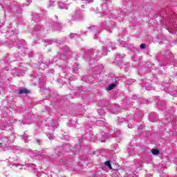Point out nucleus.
I'll return each instance as SVG.
<instances>
[{
    "mask_svg": "<svg viewBox=\"0 0 177 177\" xmlns=\"http://www.w3.org/2000/svg\"><path fill=\"white\" fill-rule=\"evenodd\" d=\"M48 137L49 138L50 140H52V139H53V134H48Z\"/></svg>",
    "mask_w": 177,
    "mask_h": 177,
    "instance_id": "nucleus-8",
    "label": "nucleus"
},
{
    "mask_svg": "<svg viewBox=\"0 0 177 177\" xmlns=\"http://www.w3.org/2000/svg\"><path fill=\"white\" fill-rule=\"evenodd\" d=\"M81 17H82V15H81V13H76L75 14V20H80V19H81Z\"/></svg>",
    "mask_w": 177,
    "mask_h": 177,
    "instance_id": "nucleus-3",
    "label": "nucleus"
},
{
    "mask_svg": "<svg viewBox=\"0 0 177 177\" xmlns=\"http://www.w3.org/2000/svg\"><path fill=\"white\" fill-rule=\"evenodd\" d=\"M104 165L109 168V169H113V167H111V164L110 163V161H106L104 162Z\"/></svg>",
    "mask_w": 177,
    "mask_h": 177,
    "instance_id": "nucleus-6",
    "label": "nucleus"
},
{
    "mask_svg": "<svg viewBox=\"0 0 177 177\" xmlns=\"http://www.w3.org/2000/svg\"><path fill=\"white\" fill-rule=\"evenodd\" d=\"M102 136H103V135H104V132H102Z\"/></svg>",
    "mask_w": 177,
    "mask_h": 177,
    "instance_id": "nucleus-13",
    "label": "nucleus"
},
{
    "mask_svg": "<svg viewBox=\"0 0 177 177\" xmlns=\"http://www.w3.org/2000/svg\"><path fill=\"white\" fill-rule=\"evenodd\" d=\"M151 153L153 154V156H157V154L160 153V151H158V149H151Z\"/></svg>",
    "mask_w": 177,
    "mask_h": 177,
    "instance_id": "nucleus-5",
    "label": "nucleus"
},
{
    "mask_svg": "<svg viewBox=\"0 0 177 177\" xmlns=\"http://www.w3.org/2000/svg\"><path fill=\"white\" fill-rule=\"evenodd\" d=\"M106 139H109V137H106Z\"/></svg>",
    "mask_w": 177,
    "mask_h": 177,
    "instance_id": "nucleus-16",
    "label": "nucleus"
},
{
    "mask_svg": "<svg viewBox=\"0 0 177 177\" xmlns=\"http://www.w3.org/2000/svg\"><path fill=\"white\" fill-rule=\"evenodd\" d=\"M140 48H141V49H145V44H140Z\"/></svg>",
    "mask_w": 177,
    "mask_h": 177,
    "instance_id": "nucleus-9",
    "label": "nucleus"
},
{
    "mask_svg": "<svg viewBox=\"0 0 177 177\" xmlns=\"http://www.w3.org/2000/svg\"><path fill=\"white\" fill-rule=\"evenodd\" d=\"M59 8L61 9H67V4H66V3H61L59 5Z\"/></svg>",
    "mask_w": 177,
    "mask_h": 177,
    "instance_id": "nucleus-7",
    "label": "nucleus"
},
{
    "mask_svg": "<svg viewBox=\"0 0 177 177\" xmlns=\"http://www.w3.org/2000/svg\"><path fill=\"white\" fill-rule=\"evenodd\" d=\"M22 138L24 139H28V136H26V134H25L24 136H22Z\"/></svg>",
    "mask_w": 177,
    "mask_h": 177,
    "instance_id": "nucleus-10",
    "label": "nucleus"
},
{
    "mask_svg": "<svg viewBox=\"0 0 177 177\" xmlns=\"http://www.w3.org/2000/svg\"><path fill=\"white\" fill-rule=\"evenodd\" d=\"M114 88H115V84H111L109 85L107 89L108 91H111L112 89H114Z\"/></svg>",
    "mask_w": 177,
    "mask_h": 177,
    "instance_id": "nucleus-4",
    "label": "nucleus"
},
{
    "mask_svg": "<svg viewBox=\"0 0 177 177\" xmlns=\"http://www.w3.org/2000/svg\"><path fill=\"white\" fill-rule=\"evenodd\" d=\"M25 142H26V143H27V141H26V140H25Z\"/></svg>",
    "mask_w": 177,
    "mask_h": 177,
    "instance_id": "nucleus-17",
    "label": "nucleus"
},
{
    "mask_svg": "<svg viewBox=\"0 0 177 177\" xmlns=\"http://www.w3.org/2000/svg\"><path fill=\"white\" fill-rule=\"evenodd\" d=\"M28 90H27V88H21L19 91V95H21L23 93H28Z\"/></svg>",
    "mask_w": 177,
    "mask_h": 177,
    "instance_id": "nucleus-2",
    "label": "nucleus"
},
{
    "mask_svg": "<svg viewBox=\"0 0 177 177\" xmlns=\"http://www.w3.org/2000/svg\"><path fill=\"white\" fill-rule=\"evenodd\" d=\"M129 128H132V125L129 124Z\"/></svg>",
    "mask_w": 177,
    "mask_h": 177,
    "instance_id": "nucleus-12",
    "label": "nucleus"
},
{
    "mask_svg": "<svg viewBox=\"0 0 177 177\" xmlns=\"http://www.w3.org/2000/svg\"><path fill=\"white\" fill-rule=\"evenodd\" d=\"M86 2H89V0H85Z\"/></svg>",
    "mask_w": 177,
    "mask_h": 177,
    "instance_id": "nucleus-14",
    "label": "nucleus"
},
{
    "mask_svg": "<svg viewBox=\"0 0 177 177\" xmlns=\"http://www.w3.org/2000/svg\"><path fill=\"white\" fill-rule=\"evenodd\" d=\"M37 143H39V140H37Z\"/></svg>",
    "mask_w": 177,
    "mask_h": 177,
    "instance_id": "nucleus-15",
    "label": "nucleus"
},
{
    "mask_svg": "<svg viewBox=\"0 0 177 177\" xmlns=\"http://www.w3.org/2000/svg\"><path fill=\"white\" fill-rule=\"evenodd\" d=\"M99 122H100V121H97L96 122V125H99Z\"/></svg>",
    "mask_w": 177,
    "mask_h": 177,
    "instance_id": "nucleus-11",
    "label": "nucleus"
},
{
    "mask_svg": "<svg viewBox=\"0 0 177 177\" xmlns=\"http://www.w3.org/2000/svg\"><path fill=\"white\" fill-rule=\"evenodd\" d=\"M111 43H106L105 44H104V46H102V50H103V53L102 55L104 56H106V55H107V51L110 52V50H111Z\"/></svg>",
    "mask_w": 177,
    "mask_h": 177,
    "instance_id": "nucleus-1",
    "label": "nucleus"
}]
</instances>
